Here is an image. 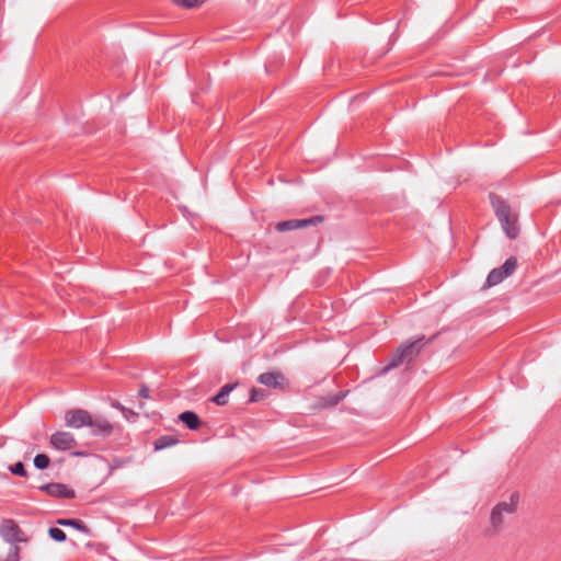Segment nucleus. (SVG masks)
Instances as JSON below:
<instances>
[{
  "instance_id": "nucleus-1",
  "label": "nucleus",
  "mask_w": 561,
  "mask_h": 561,
  "mask_svg": "<svg viewBox=\"0 0 561 561\" xmlns=\"http://www.w3.org/2000/svg\"><path fill=\"white\" fill-rule=\"evenodd\" d=\"M490 201L506 236L510 239L517 238L519 233L517 216L511 211V207L500 196L490 194Z\"/></svg>"
},
{
  "instance_id": "nucleus-2",
  "label": "nucleus",
  "mask_w": 561,
  "mask_h": 561,
  "mask_svg": "<svg viewBox=\"0 0 561 561\" xmlns=\"http://www.w3.org/2000/svg\"><path fill=\"white\" fill-rule=\"evenodd\" d=\"M519 501V494L513 493L510 496V502L497 503L490 516L491 528L494 533H499L504 524V515H512L516 512Z\"/></svg>"
},
{
  "instance_id": "nucleus-3",
  "label": "nucleus",
  "mask_w": 561,
  "mask_h": 561,
  "mask_svg": "<svg viewBox=\"0 0 561 561\" xmlns=\"http://www.w3.org/2000/svg\"><path fill=\"white\" fill-rule=\"evenodd\" d=\"M424 345V336L416 339L413 342L401 345L391 357V362L383 368V373L399 366L404 360H410L415 356Z\"/></svg>"
},
{
  "instance_id": "nucleus-4",
  "label": "nucleus",
  "mask_w": 561,
  "mask_h": 561,
  "mask_svg": "<svg viewBox=\"0 0 561 561\" xmlns=\"http://www.w3.org/2000/svg\"><path fill=\"white\" fill-rule=\"evenodd\" d=\"M517 267V260L514 256L508 257L500 267L493 268L485 280L486 287H493L511 276Z\"/></svg>"
},
{
  "instance_id": "nucleus-5",
  "label": "nucleus",
  "mask_w": 561,
  "mask_h": 561,
  "mask_svg": "<svg viewBox=\"0 0 561 561\" xmlns=\"http://www.w3.org/2000/svg\"><path fill=\"white\" fill-rule=\"evenodd\" d=\"M1 537L10 543L25 541V535L19 525L12 519H4L0 525Z\"/></svg>"
},
{
  "instance_id": "nucleus-6",
  "label": "nucleus",
  "mask_w": 561,
  "mask_h": 561,
  "mask_svg": "<svg viewBox=\"0 0 561 561\" xmlns=\"http://www.w3.org/2000/svg\"><path fill=\"white\" fill-rule=\"evenodd\" d=\"M323 218L321 216H313L306 219H289L285 221H279L276 224L275 228L279 232L290 231L296 229H302L309 226H316L322 222Z\"/></svg>"
},
{
  "instance_id": "nucleus-7",
  "label": "nucleus",
  "mask_w": 561,
  "mask_h": 561,
  "mask_svg": "<svg viewBox=\"0 0 561 561\" xmlns=\"http://www.w3.org/2000/svg\"><path fill=\"white\" fill-rule=\"evenodd\" d=\"M66 425L73 428L89 426L91 424V414L82 409L69 410L65 414Z\"/></svg>"
},
{
  "instance_id": "nucleus-8",
  "label": "nucleus",
  "mask_w": 561,
  "mask_h": 561,
  "mask_svg": "<svg viewBox=\"0 0 561 561\" xmlns=\"http://www.w3.org/2000/svg\"><path fill=\"white\" fill-rule=\"evenodd\" d=\"M49 444L57 450L66 451L75 448L77 440L69 432H56L50 436Z\"/></svg>"
},
{
  "instance_id": "nucleus-9",
  "label": "nucleus",
  "mask_w": 561,
  "mask_h": 561,
  "mask_svg": "<svg viewBox=\"0 0 561 561\" xmlns=\"http://www.w3.org/2000/svg\"><path fill=\"white\" fill-rule=\"evenodd\" d=\"M39 490L47 493L48 495L58 499H73L75 497V491L70 488H68L64 483H47L39 486Z\"/></svg>"
},
{
  "instance_id": "nucleus-10",
  "label": "nucleus",
  "mask_w": 561,
  "mask_h": 561,
  "mask_svg": "<svg viewBox=\"0 0 561 561\" xmlns=\"http://www.w3.org/2000/svg\"><path fill=\"white\" fill-rule=\"evenodd\" d=\"M257 381L266 387L271 388H283L285 383V377L279 371L263 373L259 376Z\"/></svg>"
},
{
  "instance_id": "nucleus-11",
  "label": "nucleus",
  "mask_w": 561,
  "mask_h": 561,
  "mask_svg": "<svg viewBox=\"0 0 561 561\" xmlns=\"http://www.w3.org/2000/svg\"><path fill=\"white\" fill-rule=\"evenodd\" d=\"M89 426L93 428L94 434L108 435L113 431V425L106 419L103 417L93 419L91 416V424H89Z\"/></svg>"
},
{
  "instance_id": "nucleus-12",
  "label": "nucleus",
  "mask_w": 561,
  "mask_h": 561,
  "mask_svg": "<svg viewBox=\"0 0 561 561\" xmlns=\"http://www.w3.org/2000/svg\"><path fill=\"white\" fill-rule=\"evenodd\" d=\"M57 524L65 527H72L81 533L89 534L90 529L88 526L80 519L75 518H60L57 520Z\"/></svg>"
},
{
  "instance_id": "nucleus-13",
  "label": "nucleus",
  "mask_w": 561,
  "mask_h": 561,
  "mask_svg": "<svg viewBox=\"0 0 561 561\" xmlns=\"http://www.w3.org/2000/svg\"><path fill=\"white\" fill-rule=\"evenodd\" d=\"M179 417L190 430H197L201 425L199 417L192 411H185Z\"/></svg>"
},
{
  "instance_id": "nucleus-14",
  "label": "nucleus",
  "mask_w": 561,
  "mask_h": 561,
  "mask_svg": "<svg viewBox=\"0 0 561 561\" xmlns=\"http://www.w3.org/2000/svg\"><path fill=\"white\" fill-rule=\"evenodd\" d=\"M234 388V385H225L220 391L213 398V401L218 405H225L228 402V396Z\"/></svg>"
},
{
  "instance_id": "nucleus-15",
  "label": "nucleus",
  "mask_w": 561,
  "mask_h": 561,
  "mask_svg": "<svg viewBox=\"0 0 561 561\" xmlns=\"http://www.w3.org/2000/svg\"><path fill=\"white\" fill-rule=\"evenodd\" d=\"M178 443V438L170 435H164L156 439L153 443L154 450H162L164 448L174 446Z\"/></svg>"
},
{
  "instance_id": "nucleus-16",
  "label": "nucleus",
  "mask_w": 561,
  "mask_h": 561,
  "mask_svg": "<svg viewBox=\"0 0 561 561\" xmlns=\"http://www.w3.org/2000/svg\"><path fill=\"white\" fill-rule=\"evenodd\" d=\"M206 0H173V2L185 9H194L201 7Z\"/></svg>"
},
{
  "instance_id": "nucleus-17",
  "label": "nucleus",
  "mask_w": 561,
  "mask_h": 561,
  "mask_svg": "<svg viewBox=\"0 0 561 561\" xmlns=\"http://www.w3.org/2000/svg\"><path fill=\"white\" fill-rule=\"evenodd\" d=\"M49 463H50V459L45 454H38L34 458V466L37 469H41V470L46 469V468H48Z\"/></svg>"
},
{
  "instance_id": "nucleus-18",
  "label": "nucleus",
  "mask_w": 561,
  "mask_h": 561,
  "mask_svg": "<svg viewBox=\"0 0 561 561\" xmlns=\"http://www.w3.org/2000/svg\"><path fill=\"white\" fill-rule=\"evenodd\" d=\"M48 533L54 540L59 542L65 541L67 538L65 531L57 527L49 528Z\"/></svg>"
},
{
  "instance_id": "nucleus-19",
  "label": "nucleus",
  "mask_w": 561,
  "mask_h": 561,
  "mask_svg": "<svg viewBox=\"0 0 561 561\" xmlns=\"http://www.w3.org/2000/svg\"><path fill=\"white\" fill-rule=\"evenodd\" d=\"M9 470L11 471V473H13L15 476H20V477L27 476L25 467H24L23 462H21V461H18L16 463L10 466Z\"/></svg>"
},
{
  "instance_id": "nucleus-20",
  "label": "nucleus",
  "mask_w": 561,
  "mask_h": 561,
  "mask_svg": "<svg viewBox=\"0 0 561 561\" xmlns=\"http://www.w3.org/2000/svg\"><path fill=\"white\" fill-rule=\"evenodd\" d=\"M264 398V391L262 389L252 388L250 393V401L257 402Z\"/></svg>"
},
{
  "instance_id": "nucleus-21",
  "label": "nucleus",
  "mask_w": 561,
  "mask_h": 561,
  "mask_svg": "<svg viewBox=\"0 0 561 561\" xmlns=\"http://www.w3.org/2000/svg\"><path fill=\"white\" fill-rule=\"evenodd\" d=\"M149 388L146 387V386H142L140 389H139V396L142 397V398H149Z\"/></svg>"
}]
</instances>
